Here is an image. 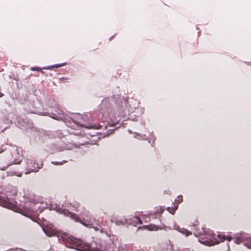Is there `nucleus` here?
<instances>
[{
  "label": "nucleus",
  "mask_w": 251,
  "mask_h": 251,
  "mask_svg": "<svg viewBox=\"0 0 251 251\" xmlns=\"http://www.w3.org/2000/svg\"><path fill=\"white\" fill-rule=\"evenodd\" d=\"M80 216L82 217L83 220L86 222L93 225V221L94 219L92 218L90 212L88 210H85L80 213Z\"/></svg>",
  "instance_id": "39448f33"
},
{
  "label": "nucleus",
  "mask_w": 251,
  "mask_h": 251,
  "mask_svg": "<svg viewBox=\"0 0 251 251\" xmlns=\"http://www.w3.org/2000/svg\"><path fill=\"white\" fill-rule=\"evenodd\" d=\"M232 237H231L229 236V237H226V236H225V240H226H226H227L228 241H230L232 240Z\"/></svg>",
  "instance_id": "f3484780"
},
{
  "label": "nucleus",
  "mask_w": 251,
  "mask_h": 251,
  "mask_svg": "<svg viewBox=\"0 0 251 251\" xmlns=\"http://www.w3.org/2000/svg\"><path fill=\"white\" fill-rule=\"evenodd\" d=\"M70 205L72 206L74 208V210L75 211H78V209L80 206V203L77 201H73L72 202L69 203Z\"/></svg>",
  "instance_id": "423d86ee"
},
{
  "label": "nucleus",
  "mask_w": 251,
  "mask_h": 251,
  "mask_svg": "<svg viewBox=\"0 0 251 251\" xmlns=\"http://www.w3.org/2000/svg\"><path fill=\"white\" fill-rule=\"evenodd\" d=\"M39 115H43V116H49V114L48 113H47V112H44L43 113H40V114H39Z\"/></svg>",
  "instance_id": "a211bd4d"
},
{
  "label": "nucleus",
  "mask_w": 251,
  "mask_h": 251,
  "mask_svg": "<svg viewBox=\"0 0 251 251\" xmlns=\"http://www.w3.org/2000/svg\"><path fill=\"white\" fill-rule=\"evenodd\" d=\"M82 126H84V127H86V126H83V125H82ZM87 128H88V127H87Z\"/></svg>",
  "instance_id": "5701e85b"
},
{
  "label": "nucleus",
  "mask_w": 251,
  "mask_h": 251,
  "mask_svg": "<svg viewBox=\"0 0 251 251\" xmlns=\"http://www.w3.org/2000/svg\"><path fill=\"white\" fill-rule=\"evenodd\" d=\"M135 218L138 221V222L140 224H142V220L140 219V218L139 217L136 216Z\"/></svg>",
  "instance_id": "dca6fc26"
},
{
  "label": "nucleus",
  "mask_w": 251,
  "mask_h": 251,
  "mask_svg": "<svg viewBox=\"0 0 251 251\" xmlns=\"http://www.w3.org/2000/svg\"><path fill=\"white\" fill-rule=\"evenodd\" d=\"M178 208V204H175L174 203V213L176 210Z\"/></svg>",
  "instance_id": "2eb2a0df"
},
{
  "label": "nucleus",
  "mask_w": 251,
  "mask_h": 251,
  "mask_svg": "<svg viewBox=\"0 0 251 251\" xmlns=\"http://www.w3.org/2000/svg\"><path fill=\"white\" fill-rule=\"evenodd\" d=\"M0 205L12 210L15 212H19L20 210L17 206V202L14 200L8 198H4L0 196Z\"/></svg>",
  "instance_id": "7ed1b4c3"
},
{
  "label": "nucleus",
  "mask_w": 251,
  "mask_h": 251,
  "mask_svg": "<svg viewBox=\"0 0 251 251\" xmlns=\"http://www.w3.org/2000/svg\"><path fill=\"white\" fill-rule=\"evenodd\" d=\"M183 201V197L181 195L178 196L177 198L175 200V204H178Z\"/></svg>",
  "instance_id": "9b49d317"
},
{
  "label": "nucleus",
  "mask_w": 251,
  "mask_h": 251,
  "mask_svg": "<svg viewBox=\"0 0 251 251\" xmlns=\"http://www.w3.org/2000/svg\"><path fill=\"white\" fill-rule=\"evenodd\" d=\"M46 234L49 237H52L54 235V233L52 231H50L46 229H43Z\"/></svg>",
  "instance_id": "f8f14e48"
},
{
  "label": "nucleus",
  "mask_w": 251,
  "mask_h": 251,
  "mask_svg": "<svg viewBox=\"0 0 251 251\" xmlns=\"http://www.w3.org/2000/svg\"><path fill=\"white\" fill-rule=\"evenodd\" d=\"M58 211L60 213L63 214L65 216L70 217L71 219L74 220L76 222H79L80 220V219L77 214H75V213L71 212L66 209H62L60 208L58 209Z\"/></svg>",
  "instance_id": "20e7f679"
},
{
  "label": "nucleus",
  "mask_w": 251,
  "mask_h": 251,
  "mask_svg": "<svg viewBox=\"0 0 251 251\" xmlns=\"http://www.w3.org/2000/svg\"><path fill=\"white\" fill-rule=\"evenodd\" d=\"M168 211H169V212H170V213H172V212H171L170 211V208H168Z\"/></svg>",
  "instance_id": "412c9836"
},
{
  "label": "nucleus",
  "mask_w": 251,
  "mask_h": 251,
  "mask_svg": "<svg viewBox=\"0 0 251 251\" xmlns=\"http://www.w3.org/2000/svg\"><path fill=\"white\" fill-rule=\"evenodd\" d=\"M147 229L150 230H157L158 229L157 226L154 225H151L147 226Z\"/></svg>",
  "instance_id": "9d476101"
},
{
  "label": "nucleus",
  "mask_w": 251,
  "mask_h": 251,
  "mask_svg": "<svg viewBox=\"0 0 251 251\" xmlns=\"http://www.w3.org/2000/svg\"><path fill=\"white\" fill-rule=\"evenodd\" d=\"M218 239L216 237V235L212 231H204V234H201L199 239V241L201 244L208 246L217 245L225 240V235L218 234L217 235Z\"/></svg>",
  "instance_id": "f257e3e1"
},
{
  "label": "nucleus",
  "mask_w": 251,
  "mask_h": 251,
  "mask_svg": "<svg viewBox=\"0 0 251 251\" xmlns=\"http://www.w3.org/2000/svg\"><path fill=\"white\" fill-rule=\"evenodd\" d=\"M31 70L33 71H41V68L39 67H32L31 68Z\"/></svg>",
  "instance_id": "4468645a"
},
{
  "label": "nucleus",
  "mask_w": 251,
  "mask_h": 251,
  "mask_svg": "<svg viewBox=\"0 0 251 251\" xmlns=\"http://www.w3.org/2000/svg\"><path fill=\"white\" fill-rule=\"evenodd\" d=\"M64 65V64H56V65H54L49 66H48V67H44L43 69H45V70H51L53 68L61 67H62V66H63Z\"/></svg>",
  "instance_id": "6e6552de"
},
{
  "label": "nucleus",
  "mask_w": 251,
  "mask_h": 251,
  "mask_svg": "<svg viewBox=\"0 0 251 251\" xmlns=\"http://www.w3.org/2000/svg\"><path fill=\"white\" fill-rule=\"evenodd\" d=\"M16 175L18 176H22V174L21 173H20V174H16Z\"/></svg>",
  "instance_id": "6ab92c4d"
},
{
  "label": "nucleus",
  "mask_w": 251,
  "mask_h": 251,
  "mask_svg": "<svg viewBox=\"0 0 251 251\" xmlns=\"http://www.w3.org/2000/svg\"><path fill=\"white\" fill-rule=\"evenodd\" d=\"M3 94H2L0 92V98L2 97L3 96Z\"/></svg>",
  "instance_id": "aec40b11"
},
{
  "label": "nucleus",
  "mask_w": 251,
  "mask_h": 251,
  "mask_svg": "<svg viewBox=\"0 0 251 251\" xmlns=\"http://www.w3.org/2000/svg\"><path fill=\"white\" fill-rule=\"evenodd\" d=\"M67 162V161H65V160H63L62 161V162H52V163L54 165H62L63 164V163H66Z\"/></svg>",
  "instance_id": "ddd939ff"
},
{
  "label": "nucleus",
  "mask_w": 251,
  "mask_h": 251,
  "mask_svg": "<svg viewBox=\"0 0 251 251\" xmlns=\"http://www.w3.org/2000/svg\"><path fill=\"white\" fill-rule=\"evenodd\" d=\"M179 231L181 232L182 233L185 235L186 236H188L189 235H192V232L188 230L187 229L182 228Z\"/></svg>",
  "instance_id": "1a4fd4ad"
},
{
  "label": "nucleus",
  "mask_w": 251,
  "mask_h": 251,
  "mask_svg": "<svg viewBox=\"0 0 251 251\" xmlns=\"http://www.w3.org/2000/svg\"><path fill=\"white\" fill-rule=\"evenodd\" d=\"M40 72H41L42 74H44L45 73L42 70H41V71H40Z\"/></svg>",
  "instance_id": "4be33fe9"
},
{
  "label": "nucleus",
  "mask_w": 251,
  "mask_h": 251,
  "mask_svg": "<svg viewBox=\"0 0 251 251\" xmlns=\"http://www.w3.org/2000/svg\"><path fill=\"white\" fill-rule=\"evenodd\" d=\"M163 209L161 207H157L155 208V210L153 211V214L155 215H160L163 213Z\"/></svg>",
  "instance_id": "0eeeda50"
},
{
  "label": "nucleus",
  "mask_w": 251,
  "mask_h": 251,
  "mask_svg": "<svg viewBox=\"0 0 251 251\" xmlns=\"http://www.w3.org/2000/svg\"><path fill=\"white\" fill-rule=\"evenodd\" d=\"M62 238L66 244L72 246V248L76 249L78 251H87L90 248L89 244L67 233H64Z\"/></svg>",
  "instance_id": "f03ea898"
}]
</instances>
